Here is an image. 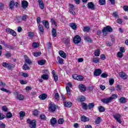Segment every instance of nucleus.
<instances>
[{
    "label": "nucleus",
    "mask_w": 128,
    "mask_h": 128,
    "mask_svg": "<svg viewBox=\"0 0 128 128\" xmlns=\"http://www.w3.org/2000/svg\"><path fill=\"white\" fill-rule=\"evenodd\" d=\"M27 122L29 124L30 128H36V120H30V119L27 120Z\"/></svg>",
    "instance_id": "f257e3e1"
},
{
    "label": "nucleus",
    "mask_w": 128,
    "mask_h": 128,
    "mask_svg": "<svg viewBox=\"0 0 128 128\" xmlns=\"http://www.w3.org/2000/svg\"><path fill=\"white\" fill-rule=\"evenodd\" d=\"M48 110L50 112H54L56 110V106L54 102H50L48 104Z\"/></svg>",
    "instance_id": "f03ea898"
},
{
    "label": "nucleus",
    "mask_w": 128,
    "mask_h": 128,
    "mask_svg": "<svg viewBox=\"0 0 128 128\" xmlns=\"http://www.w3.org/2000/svg\"><path fill=\"white\" fill-rule=\"evenodd\" d=\"M113 116L114 120H116V122H118V124H122V120H120V118H122V115L118 113L114 114Z\"/></svg>",
    "instance_id": "7ed1b4c3"
},
{
    "label": "nucleus",
    "mask_w": 128,
    "mask_h": 128,
    "mask_svg": "<svg viewBox=\"0 0 128 128\" xmlns=\"http://www.w3.org/2000/svg\"><path fill=\"white\" fill-rule=\"evenodd\" d=\"M82 41V38H80V36L78 35H76L74 37V38L73 39V42L74 44H80V42Z\"/></svg>",
    "instance_id": "20e7f679"
},
{
    "label": "nucleus",
    "mask_w": 128,
    "mask_h": 128,
    "mask_svg": "<svg viewBox=\"0 0 128 128\" xmlns=\"http://www.w3.org/2000/svg\"><path fill=\"white\" fill-rule=\"evenodd\" d=\"M16 98L18 100H24V96H23L22 94H19L18 92H15Z\"/></svg>",
    "instance_id": "39448f33"
},
{
    "label": "nucleus",
    "mask_w": 128,
    "mask_h": 128,
    "mask_svg": "<svg viewBox=\"0 0 128 128\" xmlns=\"http://www.w3.org/2000/svg\"><path fill=\"white\" fill-rule=\"evenodd\" d=\"M22 8L26 10V8H28V2H27V1L26 0H22Z\"/></svg>",
    "instance_id": "423d86ee"
},
{
    "label": "nucleus",
    "mask_w": 128,
    "mask_h": 128,
    "mask_svg": "<svg viewBox=\"0 0 128 128\" xmlns=\"http://www.w3.org/2000/svg\"><path fill=\"white\" fill-rule=\"evenodd\" d=\"M119 76L121 78H122L123 80H126L128 78V75L126 74L124 72H120L119 73Z\"/></svg>",
    "instance_id": "0eeeda50"
},
{
    "label": "nucleus",
    "mask_w": 128,
    "mask_h": 128,
    "mask_svg": "<svg viewBox=\"0 0 128 128\" xmlns=\"http://www.w3.org/2000/svg\"><path fill=\"white\" fill-rule=\"evenodd\" d=\"M78 87L79 88L80 92H86V87L82 84H79Z\"/></svg>",
    "instance_id": "6e6552de"
},
{
    "label": "nucleus",
    "mask_w": 128,
    "mask_h": 128,
    "mask_svg": "<svg viewBox=\"0 0 128 128\" xmlns=\"http://www.w3.org/2000/svg\"><path fill=\"white\" fill-rule=\"evenodd\" d=\"M38 3L40 8V10H44V1H42V0H38Z\"/></svg>",
    "instance_id": "1a4fd4ad"
},
{
    "label": "nucleus",
    "mask_w": 128,
    "mask_h": 128,
    "mask_svg": "<svg viewBox=\"0 0 128 128\" xmlns=\"http://www.w3.org/2000/svg\"><path fill=\"white\" fill-rule=\"evenodd\" d=\"M102 71L100 69H96L94 72V76H100V74H102Z\"/></svg>",
    "instance_id": "9d476101"
},
{
    "label": "nucleus",
    "mask_w": 128,
    "mask_h": 128,
    "mask_svg": "<svg viewBox=\"0 0 128 128\" xmlns=\"http://www.w3.org/2000/svg\"><path fill=\"white\" fill-rule=\"evenodd\" d=\"M58 120H56V118H52L50 120L51 126H54V124H56Z\"/></svg>",
    "instance_id": "9b49d317"
},
{
    "label": "nucleus",
    "mask_w": 128,
    "mask_h": 128,
    "mask_svg": "<svg viewBox=\"0 0 128 128\" xmlns=\"http://www.w3.org/2000/svg\"><path fill=\"white\" fill-rule=\"evenodd\" d=\"M42 23L44 28H50V24L48 23V22L44 20L42 22Z\"/></svg>",
    "instance_id": "f8f14e48"
},
{
    "label": "nucleus",
    "mask_w": 128,
    "mask_h": 128,
    "mask_svg": "<svg viewBox=\"0 0 128 128\" xmlns=\"http://www.w3.org/2000/svg\"><path fill=\"white\" fill-rule=\"evenodd\" d=\"M88 8H90V10H94V3L92 2H88Z\"/></svg>",
    "instance_id": "ddd939ff"
},
{
    "label": "nucleus",
    "mask_w": 128,
    "mask_h": 128,
    "mask_svg": "<svg viewBox=\"0 0 128 128\" xmlns=\"http://www.w3.org/2000/svg\"><path fill=\"white\" fill-rule=\"evenodd\" d=\"M20 18H22V20H24V22H26V18H28V16L24 15L22 17H20L17 20V22H20Z\"/></svg>",
    "instance_id": "4468645a"
},
{
    "label": "nucleus",
    "mask_w": 128,
    "mask_h": 128,
    "mask_svg": "<svg viewBox=\"0 0 128 128\" xmlns=\"http://www.w3.org/2000/svg\"><path fill=\"white\" fill-rule=\"evenodd\" d=\"M69 26L72 28V30H76L78 26L75 23L71 22Z\"/></svg>",
    "instance_id": "2eb2a0df"
},
{
    "label": "nucleus",
    "mask_w": 128,
    "mask_h": 128,
    "mask_svg": "<svg viewBox=\"0 0 128 128\" xmlns=\"http://www.w3.org/2000/svg\"><path fill=\"white\" fill-rule=\"evenodd\" d=\"M57 60L58 62V64H64V60L60 56L57 58Z\"/></svg>",
    "instance_id": "dca6fc26"
},
{
    "label": "nucleus",
    "mask_w": 128,
    "mask_h": 128,
    "mask_svg": "<svg viewBox=\"0 0 128 128\" xmlns=\"http://www.w3.org/2000/svg\"><path fill=\"white\" fill-rule=\"evenodd\" d=\"M102 102H104V104H110V102L112 101L109 98L102 99Z\"/></svg>",
    "instance_id": "f3484780"
},
{
    "label": "nucleus",
    "mask_w": 128,
    "mask_h": 128,
    "mask_svg": "<svg viewBox=\"0 0 128 128\" xmlns=\"http://www.w3.org/2000/svg\"><path fill=\"white\" fill-rule=\"evenodd\" d=\"M81 120L82 122H88V120H90V118L84 116H81Z\"/></svg>",
    "instance_id": "a211bd4d"
},
{
    "label": "nucleus",
    "mask_w": 128,
    "mask_h": 128,
    "mask_svg": "<svg viewBox=\"0 0 128 128\" xmlns=\"http://www.w3.org/2000/svg\"><path fill=\"white\" fill-rule=\"evenodd\" d=\"M2 66H4V68H9V69L12 68V66L8 64V63L3 62L2 64Z\"/></svg>",
    "instance_id": "6ab92c4d"
},
{
    "label": "nucleus",
    "mask_w": 128,
    "mask_h": 128,
    "mask_svg": "<svg viewBox=\"0 0 128 128\" xmlns=\"http://www.w3.org/2000/svg\"><path fill=\"white\" fill-rule=\"evenodd\" d=\"M100 122H102V118L99 116H96V120H95V123L96 124H100Z\"/></svg>",
    "instance_id": "aec40b11"
},
{
    "label": "nucleus",
    "mask_w": 128,
    "mask_h": 128,
    "mask_svg": "<svg viewBox=\"0 0 128 128\" xmlns=\"http://www.w3.org/2000/svg\"><path fill=\"white\" fill-rule=\"evenodd\" d=\"M64 106L66 108H70L72 104L70 102H64Z\"/></svg>",
    "instance_id": "412c9836"
},
{
    "label": "nucleus",
    "mask_w": 128,
    "mask_h": 128,
    "mask_svg": "<svg viewBox=\"0 0 128 128\" xmlns=\"http://www.w3.org/2000/svg\"><path fill=\"white\" fill-rule=\"evenodd\" d=\"M62 42L65 44H68L70 42V38H64L62 39Z\"/></svg>",
    "instance_id": "4be33fe9"
},
{
    "label": "nucleus",
    "mask_w": 128,
    "mask_h": 128,
    "mask_svg": "<svg viewBox=\"0 0 128 128\" xmlns=\"http://www.w3.org/2000/svg\"><path fill=\"white\" fill-rule=\"evenodd\" d=\"M52 72L53 76L54 78V81L56 82L58 80V75L56 74V71H54V70H53L52 71Z\"/></svg>",
    "instance_id": "5701e85b"
},
{
    "label": "nucleus",
    "mask_w": 128,
    "mask_h": 128,
    "mask_svg": "<svg viewBox=\"0 0 128 128\" xmlns=\"http://www.w3.org/2000/svg\"><path fill=\"white\" fill-rule=\"evenodd\" d=\"M104 28L108 32H112V28L110 26H107Z\"/></svg>",
    "instance_id": "b1692460"
},
{
    "label": "nucleus",
    "mask_w": 128,
    "mask_h": 128,
    "mask_svg": "<svg viewBox=\"0 0 128 128\" xmlns=\"http://www.w3.org/2000/svg\"><path fill=\"white\" fill-rule=\"evenodd\" d=\"M59 54L62 58H66V54L64 51H60L59 52Z\"/></svg>",
    "instance_id": "393cba45"
},
{
    "label": "nucleus",
    "mask_w": 128,
    "mask_h": 128,
    "mask_svg": "<svg viewBox=\"0 0 128 128\" xmlns=\"http://www.w3.org/2000/svg\"><path fill=\"white\" fill-rule=\"evenodd\" d=\"M46 98H48V96L45 94H42L39 96V98L43 100H46Z\"/></svg>",
    "instance_id": "a878e982"
},
{
    "label": "nucleus",
    "mask_w": 128,
    "mask_h": 128,
    "mask_svg": "<svg viewBox=\"0 0 128 128\" xmlns=\"http://www.w3.org/2000/svg\"><path fill=\"white\" fill-rule=\"evenodd\" d=\"M52 32L53 38H56V36H58V34H56V30L55 28H52Z\"/></svg>",
    "instance_id": "bb28decb"
},
{
    "label": "nucleus",
    "mask_w": 128,
    "mask_h": 128,
    "mask_svg": "<svg viewBox=\"0 0 128 128\" xmlns=\"http://www.w3.org/2000/svg\"><path fill=\"white\" fill-rule=\"evenodd\" d=\"M9 6L10 10H13L14 6V1L12 0L9 4Z\"/></svg>",
    "instance_id": "cd10ccee"
},
{
    "label": "nucleus",
    "mask_w": 128,
    "mask_h": 128,
    "mask_svg": "<svg viewBox=\"0 0 128 128\" xmlns=\"http://www.w3.org/2000/svg\"><path fill=\"white\" fill-rule=\"evenodd\" d=\"M38 28L40 32H42V34L44 30V26H42V25L40 24H39Z\"/></svg>",
    "instance_id": "c85d7f7f"
},
{
    "label": "nucleus",
    "mask_w": 128,
    "mask_h": 128,
    "mask_svg": "<svg viewBox=\"0 0 128 128\" xmlns=\"http://www.w3.org/2000/svg\"><path fill=\"white\" fill-rule=\"evenodd\" d=\"M50 22H51L52 24H54V26L56 28V26H58V23L56 22L55 20H54V18H52L50 20Z\"/></svg>",
    "instance_id": "c756f323"
},
{
    "label": "nucleus",
    "mask_w": 128,
    "mask_h": 128,
    "mask_svg": "<svg viewBox=\"0 0 128 128\" xmlns=\"http://www.w3.org/2000/svg\"><path fill=\"white\" fill-rule=\"evenodd\" d=\"M84 40H85L86 42H92V39H90V38L88 36H84Z\"/></svg>",
    "instance_id": "7c9ffc66"
},
{
    "label": "nucleus",
    "mask_w": 128,
    "mask_h": 128,
    "mask_svg": "<svg viewBox=\"0 0 128 128\" xmlns=\"http://www.w3.org/2000/svg\"><path fill=\"white\" fill-rule=\"evenodd\" d=\"M118 98V94H112V96L109 98H110V100H116V98Z\"/></svg>",
    "instance_id": "2f4dec72"
},
{
    "label": "nucleus",
    "mask_w": 128,
    "mask_h": 128,
    "mask_svg": "<svg viewBox=\"0 0 128 128\" xmlns=\"http://www.w3.org/2000/svg\"><path fill=\"white\" fill-rule=\"evenodd\" d=\"M100 49H98L97 50H96L94 52V54L96 56H100Z\"/></svg>",
    "instance_id": "473e14b6"
},
{
    "label": "nucleus",
    "mask_w": 128,
    "mask_h": 128,
    "mask_svg": "<svg viewBox=\"0 0 128 128\" xmlns=\"http://www.w3.org/2000/svg\"><path fill=\"white\" fill-rule=\"evenodd\" d=\"M119 102L120 104H126V98L122 97L119 99Z\"/></svg>",
    "instance_id": "72a5a7b5"
},
{
    "label": "nucleus",
    "mask_w": 128,
    "mask_h": 128,
    "mask_svg": "<svg viewBox=\"0 0 128 128\" xmlns=\"http://www.w3.org/2000/svg\"><path fill=\"white\" fill-rule=\"evenodd\" d=\"M25 62L26 64H31L32 61L30 60V58L28 57L25 58Z\"/></svg>",
    "instance_id": "f704fd0d"
},
{
    "label": "nucleus",
    "mask_w": 128,
    "mask_h": 128,
    "mask_svg": "<svg viewBox=\"0 0 128 128\" xmlns=\"http://www.w3.org/2000/svg\"><path fill=\"white\" fill-rule=\"evenodd\" d=\"M98 110L100 112H104V110H106V109L102 106H100L98 108Z\"/></svg>",
    "instance_id": "c9c22d12"
},
{
    "label": "nucleus",
    "mask_w": 128,
    "mask_h": 128,
    "mask_svg": "<svg viewBox=\"0 0 128 128\" xmlns=\"http://www.w3.org/2000/svg\"><path fill=\"white\" fill-rule=\"evenodd\" d=\"M90 30V28L88 26H84V27L83 31L85 32H88Z\"/></svg>",
    "instance_id": "e433bc0d"
},
{
    "label": "nucleus",
    "mask_w": 128,
    "mask_h": 128,
    "mask_svg": "<svg viewBox=\"0 0 128 128\" xmlns=\"http://www.w3.org/2000/svg\"><path fill=\"white\" fill-rule=\"evenodd\" d=\"M40 120H46V115L44 114H41L40 116Z\"/></svg>",
    "instance_id": "4c0bfd02"
},
{
    "label": "nucleus",
    "mask_w": 128,
    "mask_h": 128,
    "mask_svg": "<svg viewBox=\"0 0 128 128\" xmlns=\"http://www.w3.org/2000/svg\"><path fill=\"white\" fill-rule=\"evenodd\" d=\"M12 118V114L10 112H8L6 115V118Z\"/></svg>",
    "instance_id": "58836bf2"
},
{
    "label": "nucleus",
    "mask_w": 128,
    "mask_h": 128,
    "mask_svg": "<svg viewBox=\"0 0 128 128\" xmlns=\"http://www.w3.org/2000/svg\"><path fill=\"white\" fill-rule=\"evenodd\" d=\"M46 64V60H40L38 61V64L40 66H44Z\"/></svg>",
    "instance_id": "ea45409f"
},
{
    "label": "nucleus",
    "mask_w": 128,
    "mask_h": 128,
    "mask_svg": "<svg viewBox=\"0 0 128 128\" xmlns=\"http://www.w3.org/2000/svg\"><path fill=\"white\" fill-rule=\"evenodd\" d=\"M93 62H94V64H98V62H100V58H93Z\"/></svg>",
    "instance_id": "a19ab883"
},
{
    "label": "nucleus",
    "mask_w": 128,
    "mask_h": 128,
    "mask_svg": "<svg viewBox=\"0 0 128 128\" xmlns=\"http://www.w3.org/2000/svg\"><path fill=\"white\" fill-rule=\"evenodd\" d=\"M66 90L67 92V94L68 96H70V87L66 86Z\"/></svg>",
    "instance_id": "79ce46f5"
},
{
    "label": "nucleus",
    "mask_w": 128,
    "mask_h": 128,
    "mask_svg": "<svg viewBox=\"0 0 128 128\" xmlns=\"http://www.w3.org/2000/svg\"><path fill=\"white\" fill-rule=\"evenodd\" d=\"M77 80H79L80 82H82L84 80V76H78L77 77Z\"/></svg>",
    "instance_id": "37998d69"
},
{
    "label": "nucleus",
    "mask_w": 128,
    "mask_h": 128,
    "mask_svg": "<svg viewBox=\"0 0 128 128\" xmlns=\"http://www.w3.org/2000/svg\"><path fill=\"white\" fill-rule=\"evenodd\" d=\"M33 48H38L40 46V44L38 42H34L32 44Z\"/></svg>",
    "instance_id": "c03bdc74"
},
{
    "label": "nucleus",
    "mask_w": 128,
    "mask_h": 128,
    "mask_svg": "<svg viewBox=\"0 0 128 128\" xmlns=\"http://www.w3.org/2000/svg\"><path fill=\"white\" fill-rule=\"evenodd\" d=\"M43 80H48V74H42L41 76Z\"/></svg>",
    "instance_id": "a18cd8bd"
},
{
    "label": "nucleus",
    "mask_w": 128,
    "mask_h": 128,
    "mask_svg": "<svg viewBox=\"0 0 128 128\" xmlns=\"http://www.w3.org/2000/svg\"><path fill=\"white\" fill-rule=\"evenodd\" d=\"M124 56V54H122V52H118L117 54V56L118 58H122Z\"/></svg>",
    "instance_id": "49530a36"
},
{
    "label": "nucleus",
    "mask_w": 128,
    "mask_h": 128,
    "mask_svg": "<svg viewBox=\"0 0 128 128\" xmlns=\"http://www.w3.org/2000/svg\"><path fill=\"white\" fill-rule=\"evenodd\" d=\"M42 54V52H36L33 54V55L34 56H36V58L38 56H40Z\"/></svg>",
    "instance_id": "de8ad7c7"
},
{
    "label": "nucleus",
    "mask_w": 128,
    "mask_h": 128,
    "mask_svg": "<svg viewBox=\"0 0 128 128\" xmlns=\"http://www.w3.org/2000/svg\"><path fill=\"white\" fill-rule=\"evenodd\" d=\"M30 69V67L28 66L26 64V63L24 66H23V70H28Z\"/></svg>",
    "instance_id": "09e8293b"
},
{
    "label": "nucleus",
    "mask_w": 128,
    "mask_h": 128,
    "mask_svg": "<svg viewBox=\"0 0 128 128\" xmlns=\"http://www.w3.org/2000/svg\"><path fill=\"white\" fill-rule=\"evenodd\" d=\"M94 103H90L88 105V108L89 110H92V108H94Z\"/></svg>",
    "instance_id": "8fccbe9b"
},
{
    "label": "nucleus",
    "mask_w": 128,
    "mask_h": 128,
    "mask_svg": "<svg viewBox=\"0 0 128 128\" xmlns=\"http://www.w3.org/2000/svg\"><path fill=\"white\" fill-rule=\"evenodd\" d=\"M82 104L84 110H86L88 108V104L82 102Z\"/></svg>",
    "instance_id": "3c124183"
},
{
    "label": "nucleus",
    "mask_w": 128,
    "mask_h": 128,
    "mask_svg": "<svg viewBox=\"0 0 128 128\" xmlns=\"http://www.w3.org/2000/svg\"><path fill=\"white\" fill-rule=\"evenodd\" d=\"M102 32L103 34V36H107L108 34V32L104 28V29L102 30Z\"/></svg>",
    "instance_id": "603ef678"
},
{
    "label": "nucleus",
    "mask_w": 128,
    "mask_h": 128,
    "mask_svg": "<svg viewBox=\"0 0 128 128\" xmlns=\"http://www.w3.org/2000/svg\"><path fill=\"white\" fill-rule=\"evenodd\" d=\"M64 118H60L58 120V124H64Z\"/></svg>",
    "instance_id": "864d4df0"
},
{
    "label": "nucleus",
    "mask_w": 128,
    "mask_h": 128,
    "mask_svg": "<svg viewBox=\"0 0 128 128\" xmlns=\"http://www.w3.org/2000/svg\"><path fill=\"white\" fill-rule=\"evenodd\" d=\"M19 114H20V118H24V116L26 114L24 113V112L21 111L20 112Z\"/></svg>",
    "instance_id": "5fc2aeb1"
},
{
    "label": "nucleus",
    "mask_w": 128,
    "mask_h": 128,
    "mask_svg": "<svg viewBox=\"0 0 128 128\" xmlns=\"http://www.w3.org/2000/svg\"><path fill=\"white\" fill-rule=\"evenodd\" d=\"M99 4L100 6H104L106 4V0H100Z\"/></svg>",
    "instance_id": "6e6d98bb"
},
{
    "label": "nucleus",
    "mask_w": 128,
    "mask_h": 128,
    "mask_svg": "<svg viewBox=\"0 0 128 128\" xmlns=\"http://www.w3.org/2000/svg\"><path fill=\"white\" fill-rule=\"evenodd\" d=\"M79 100L82 102H84L86 100V98L84 96H81L79 98Z\"/></svg>",
    "instance_id": "4d7b16f0"
},
{
    "label": "nucleus",
    "mask_w": 128,
    "mask_h": 128,
    "mask_svg": "<svg viewBox=\"0 0 128 128\" xmlns=\"http://www.w3.org/2000/svg\"><path fill=\"white\" fill-rule=\"evenodd\" d=\"M114 82V79L112 78L109 80V84L110 86H112Z\"/></svg>",
    "instance_id": "13d9d810"
},
{
    "label": "nucleus",
    "mask_w": 128,
    "mask_h": 128,
    "mask_svg": "<svg viewBox=\"0 0 128 128\" xmlns=\"http://www.w3.org/2000/svg\"><path fill=\"white\" fill-rule=\"evenodd\" d=\"M10 34H12L13 36H16V32L14 30H12L10 32Z\"/></svg>",
    "instance_id": "bf43d9fd"
},
{
    "label": "nucleus",
    "mask_w": 128,
    "mask_h": 128,
    "mask_svg": "<svg viewBox=\"0 0 128 128\" xmlns=\"http://www.w3.org/2000/svg\"><path fill=\"white\" fill-rule=\"evenodd\" d=\"M8 107L6 106H3L2 107V110L3 112H8Z\"/></svg>",
    "instance_id": "052dcab7"
},
{
    "label": "nucleus",
    "mask_w": 128,
    "mask_h": 128,
    "mask_svg": "<svg viewBox=\"0 0 128 128\" xmlns=\"http://www.w3.org/2000/svg\"><path fill=\"white\" fill-rule=\"evenodd\" d=\"M120 52H122V54H124V52H126V49H124V47H121L120 48Z\"/></svg>",
    "instance_id": "680f3d73"
},
{
    "label": "nucleus",
    "mask_w": 128,
    "mask_h": 128,
    "mask_svg": "<svg viewBox=\"0 0 128 128\" xmlns=\"http://www.w3.org/2000/svg\"><path fill=\"white\" fill-rule=\"evenodd\" d=\"M108 75L106 73H103L101 74L102 78H108Z\"/></svg>",
    "instance_id": "e2e57ef3"
},
{
    "label": "nucleus",
    "mask_w": 128,
    "mask_h": 128,
    "mask_svg": "<svg viewBox=\"0 0 128 128\" xmlns=\"http://www.w3.org/2000/svg\"><path fill=\"white\" fill-rule=\"evenodd\" d=\"M70 10H74V4H70Z\"/></svg>",
    "instance_id": "0e129e2a"
},
{
    "label": "nucleus",
    "mask_w": 128,
    "mask_h": 128,
    "mask_svg": "<svg viewBox=\"0 0 128 128\" xmlns=\"http://www.w3.org/2000/svg\"><path fill=\"white\" fill-rule=\"evenodd\" d=\"M116 90H122V86H120V85H117L116 86Z\"/></svg>",
    "instance_id": "69168bd1"
},
{
    "label": "nucleus",
    "mask_w": 128,
    "mask_h": 128,
    "mask_svg": "<svg viewBox=\"0 0 128 128\" xmlns=\"http://www.w3.org/2000/svg\"><path fill=\"white\" fill-rule=\"evenodd\" d=\"M28 36H29V38H32V36H34V32H29L28 34Z\"/></svg>",
    "instance_id": "338daca9"
},
{
    "label": "nucleus",
    "mask_w": 128,
    "mask_h": 128,
    "mask_svg": "<svg viewBox=\"0 0 128 128\" xmlns=\"http://www.w3.org/2000/svg\"><path fill=\"white\" fill-rule=\"evenodd\" d=\"M123 8H124V10L125 12H128V6H124L123 7Z\"/></svg>",
    "instance_id": "774afa93"
}]
</instances>
